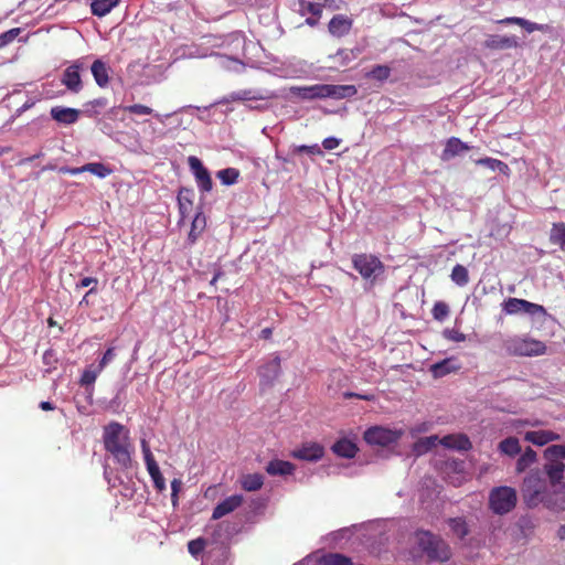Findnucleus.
I'll use <instances>...</instances> for the list:
<instances>
[{
    "label": "nucleus",
    "instance_id": "2f4dec72",
    "mask_svg": "<svg viewBox=\"0 0 565 565\" xmlns=\"http://www.w3.org/2000/svg\"><path fill=\"white\" fill-rule=\"evenodd\" d=\"M498 449L501 454L509 457H515L521 452L520 441L516 437H508L501 440L498 445Z\"/></svg>",
    "mask_w": 565,
    "mask_h": 565
},
{
    "label": "nucleus",
    "instance_id": "39448f33",
    "mask_svg": "<svg viewBox=\"0 0 565 565\" xmlns=\"http://www.w3.org/2000/svg\"><path fill=\"white\" fill-rule=\"evenodd\" d=\"M516 502V491L512 487H495L489 493V508L499 515L511 512L515 508Z\"/></svg>",
    "mask_w": 565,
    "mask_h": 565
},
{
    "label": "nucleus",
    "instance_id": "58836bf2",
    "mask_svg": "<svg viewBox=\"0 0 565 565\" xmlns=\"http://www.w3.org/2000/svg\"><path fill=\"white\" fill-rule=\"evenodd\" d=\"M536 460V452L527 447L516 461V471L523 472Z\"/></svg>",
    "mask_w": 565,
    "mask_h": 565
},
{
    "label": "nucleus",
    "instance_id": "09e8293b",
    "mask_svg": "<svg viewBox=\"0 0 565 565\" xmlns=\"http://www.w3.org/2000/svg\"><path fill=\"white\" fill-rule=\"evenodd\" d=\"M205 545V540L203 537H198L188 543V551L192 556H198L204 551Z\"/></svg>",
    "mask_w": 565,
    "mask_h": 565
},
{
    "label": "nucleus",
    "instance_id": "9b49d317",
    "mask_svg": "<svg viewBox=\"0 0 565 565\" xmlns=\"http://www.w3.org/2000/svg\"><path fill=\"white\" fill-rule=\"evenodd\" d=\"M83 68L84 64L79 61H76L64 71L62 84L65 85L68 90L78 93L83 88L81 79V70Z\"/></svg>",
    "mask_w": 565,
    "mask_h": 565
},
{
    "label": "nucleus",
    "instance_id": "8fccbe9b",
    "mask_svg": "<svg viewBox=\"0 0 565 565\" xmlns=\"http://www.w3.org/2000/svg\"><path fill=\"white\" fill-rule=\"evenodd\" d=\"M20 28L10 29L0 34V49L7 46L20 34Z\"/></svg>",
    "mask_w": 565,
    "mask_h": 565
},
{
    "label": "nucleus",
    "instance_id": "aec40b11",
    "mask_svg": "<svg viewBox=\"0 0 565 565\" xmlns=\"http://www.w3.org/2000/svg\"><path fill=\"white\" fill-rule=\"evenodd\" d=\"M524 439L536 446H545L551 441L561 439V436L552 430H531L526 431Z\"/></svg>",
    "mask_w": 565,
    "mask_h": 565
},
{
    "label": "nucleus",
    "instance_id": "de8ad7c7",
    "mask_svg": "<svg viewBox=\"0 0 565 565\" xmlns=\"http://www.w3.org/2000/svg\"><path fill=\"white\" fill-rule=\"evenodd\" d=\"M431 313L434 319L443 321L449 315V307L446 302L438 301L434 305Z\"/></svg>",
    "mask_w": 565,
    "mask_h": 565
},
{
    "label": "nucleus",
    "instance_id": "423d86ee",
    "mask_svg": "<svg viewBox=\"0 0 565 565\" xmlns=\"http://www.w3.org/2000/svg\"><path fill=\"white\" fill-rule=\"evenodd\" d=\"M353 268L366 280H374L377 275L383 274L384 264L372 254H354L352 256Z\"/></svg>",
    "mask_w": 565,
    "mask_h": 565
},
{
    "label": "nucleus",
    "instance_id": "f8f14e48",
    "mask_svg": "<svg viewBox=\"0 0 565 565\" xmlns=\"http://www.w3.org/2000/svg\"><path fill=\"white\" fill-rule=\"evenodd\" d=\"M543 505L555 512L565 511V484L561 483L548 489Z\"/></svg>",
    "mask_w": 565,
    "mask_h": 565
},
{
    "label": "nucleus",
    "instance_id": "680f3d73",
    "mask_svg": "<svg viewBox=\"0 0 565 565\" xmlns=\"http://www.w3.org/2000/svg\"><path fill=\"white\" fill-rule=\"evenodd\" d=\"M340 145V140L334 137H328L322 141V146L326 150H333L338 148Z\"/></svg>",
    "mask_w": 565,
    "mask_h": 565
},
{
    "label": "nucleus",
    "instance_id": "393cba45",
    "mask_svg": "<svg viewBox=\"0 0 565 565\" xmlns=\"http://www.w3.org/2000/svg\"><path fill=\"white\" fill-rule=\"evenodd\" d=\"M206 227V218L202 212H198L192 221L191 230L188 235L186 244L193 246L202 232Z\"/></svg>",
    "mask_w": 565,
    "mask_h": 565
},
{
    "label": "nucleus",
    "instance_id": "13d9d810",
    "mask_svg": "<svg viewBox=\"0 0 565 565\" xmlns=\"http://www.w3.org/2000/svg\"><path fill=\"white\" fill-rule=\"evenodd\" d=\"M181 486H182V482L179 479H173L171 482V490H172L171 501H172L173 505H175L178 502V493L181 489Z\"/></svg>",
    "mask_w": 565,
    "mask_h": 565
},
{
    "label": "nucleus",
    "instance_id": "2eb2a0df",
    "mask_svg": "<svg viewBox=\"0 0 565 565\" xmlns=\"http://www.w3.org/2000/svg\"><path fill=\"white\" fill-rule=\"evenodd\" d=\"M281 371L280 358L276 355L273 360L258 369L262 384L270 385L278 379Z\"/></svg>",
    "mask_w": 565,
    "mask_h": 565
},
{
    "label": "nucleus",
    "instance_id": "bb28decb",
    "mask_svg": "<svg viewBox=\"0 0 565 565\" xmlns=\"http://www.w3.org/2000/svg\"><path fill=\"white\" fill-rule=\"evenodd\" d=\"M294 470V463L280 459L270 460L266 466V472L270 476H288Z\"/></svg>",
    "mask_w": 565,
    "mask_h": 565
},
{
    "label": "nucleus",
    "instance_id": "412c9836",
    "mask_svg": "<svg viewBox=\"0 0 565 565\" xmlns=\"http://www.w3.org/2000/svg\"><path fill=\"white\" fill-rule=\"evenodd\" d=\"M51 116L54 120L61 124L72 125L78 120L79 110L75 108L55 106L51 108Z\"/></svg>",
    "mask_w": 565,
    "mask_h": 565
},
{
    "label": "nucleus",
    "instance_id": "e433bc0d",
    "mask_svg": "<svg viewBox=\"0 0 565 565\" xmlns=\"http://www.w3.org/2000/svg\"><path fill=\"white\" fill-rule=\"evenodd\" d=\"M550 241L565 250V223L559 222L552 225Z\"/></svg>",
    "mask_w": 565,
    "mask_h": 565
},
{
    "label": "nucleus",
    "instance_id": "c756f323",
    "mask_svg": "<svg viewBox=\"0 0 565 565\" xmlns=\"http://www.w3.org/2000/svg\"><path fill=\"white\" fill-rule=\"evenodd\" d=\"M447 523L452 534L460 540H463L470 532L469 525L462 516L450 518Z\"/></svg>",
    "mask_w": 565,
    "mask_h": 565
},
{
    "label": "nucleus",
    "instance_id": "603ef678",
    "mask_svg": "<svg viewBox=\"0 0 565 565\" xmlns=\"http://www.w3.org/2000/svg\"><path fill=\"white\" fill-rule=\"evenodd\" d=\"M43 363L47 366L46 372L56 369L57 356L54 350H46L43 354Z\"/></svg>",
    "mask_w": 565,
    "mask_h": 565
},
{
    "label": "nucleus",
    "instance_id": "0eeeda50",
    "mask_svg": "<svg viewBox=\"0 0 565 565\" xmlns=\"http://www.w3.org/2000/svg\"><path fill=\"white\" fill-rule=\"evenodd\" d=\"M502 311L507 316H515V315H529V316H536V315H545L546 310L543 306L527 301L525 299L520 298H513L510 297L505 299L502 303Z\"/></svg>",
    "mask_w": 565,
    "mask_h": 565
},
{
    "label": "nucleus",
    "instance_id": "338daca9",
    "mask_svg": "<svg viewBox=\"0 0 565 565\" xmlns=\"http://www.w3.org/2000/svg\"><path fill=\"white\" fill-rule=\"evenodd\" d=\"M140 445H141V450L143 454V459L146 460V459L152 458L153 455L150 450L148 441L146 439H141Z\"/></svg>",
    "mask_w": 565,
    "mask_h": 565
},
{
    "label": "nucleus",
    "instance_id": "ea45409f",
    "mask_svg": "<svg viewBox=\"0 0 565 565\" xmlns=\"http://www.w3.org/2000/svg\"><path fill=\"white\" fill-rule=\"evenodd\" d=\"M321 565H353V562L345 555L329 553L322 556Z\"/></svg>",
    "mask_w": 565,
    "mask_h": 565
},
{
    "label": "nucleus",
    "instance_id": "3c124183",
    "mask_svg": "<svg viewBox=\"0 0 565 565\" xmlns=\"http://www.w3.org/2000/svg\"><path fill=\"white\" fill-rule=\"evenodd\" d=\"M124 110L134 115H151L153 111L152 108L141 104L126 106Z\"/></svg>",
    "mask_w": 565,
    "mask_h": 565
},
{
    "label": "nucleus",
    "instance_id": "6e6552de",
    "mask_svg": "<svg viewBox=\"0 0 565 565\" xmlns=\"http://www.w3.org/2000/svg\"><path fill=\"white\" fill-rule=\"evenodd\" d=\"M402 436V431L393 430L382 426H374L365 430L364 440L374 446H390L395 444Z\"/></svg>",
    "mask_w": 565,
    "mask_h": 565
},
{
    "label": "nucleus",
    "instance_id": "a19ab883",
    "mask_svg": "<svg viewBox=\"0 0 565 565\" xmlns=\"http://www.w3.org/2000/svg\"><path fill=\"white\" fill-rule=\"evenodd\" d=\"M450 278L456 285L466 286L469 282L468 269L463 265L457 264L451 270Z\"/></svg>",
    "mask_w": 565,
    "mask_h": 565
},
{
    "label": "nucleus",
    "instance_id": "6ab92c4d",
    "mask_svg": "<svg viewBox=\"0 0 565 565\" xmlns=\"http://www.w3.org/2000/svg\"><path fill=\"white\" fill-rule=\"evenodd\" d=\"M324 98L344 99L352 97L358 93L354 85L324 84Z\"/></svg>",
    "mask_w": 565,
    "mask_h": 565
},
{
    "label": "nucleus",
    "instance_id": "0e129e2a",
    "mask_svg": "<svg viewBox=\"0 0 565 565\" xmlns=\"http://www.w3.org/2000/svg\"><path fill=\"white\" fill-rule=\"evenodd\" d=\"M230 527V524L228 523H225V522H221L216 525V529L214 530L213 532V539L215 542L220 541L221 540V532L222 531H227Z\"/></svg>",
    "mask_w": 565,
    "mask_h": 565
},
{
    "label": "nucleus",
    "instance_id": "6e6d98bb",
    "mask_svg": "<svg viewBox=\"0 0 565 565\" xmlns=\"http://www.w3.org/2000/svg\"><path fill=\"white\" fill-rule=\"evenodd\" d=\"M297 151L298 152H307V153L317 154V156L323 154V151L321 150V148L318 145H312V146L302 145L297 148Z\"/></svg>",
    "mask_w": 565,
    "mask_h": 565
},
{
    "label": "nucleus",
    "instance_id": "052dcab7",
    "mask_svg": "<svg viewBox=\"0 0 565 565\" xmlns=\"http://www.w3.org/2000/svg\"><path fill=\"white\" fill-rule=\"evenodd\" d=\"M98 285V279L94 277H85L79 282L76 284V289L86 288V287H95Z\"/></svg>",
    "mask_w": 565,
    "mask_h": 565
},
{
    "label": "nucleus",
    "instance_id": "b1692460",
    "mask_svg": "<svg viewBox=\"0 0 565 565\" xmlns=\"http://www.w3.org/2000/svg\"><path fill=\"white\" fill-rule=\"evenodd\" d=\"M92 74L96 84L104 88L109 83V67L102 60H96L90 66Z\"/></svg>",
    "mask_w": 565,
    "mask_h": 565
},
{
    "label": "nucleus",
    "instance_id": "f03ea898",
    "mask_svg": "<svg viewBox=\"0 0 565 565\" xmlns=\"http://www.w3.org/2000/svg\"><path fill=\"white\" fill-rule=\"evenodd\" d=\"M502 349L509 356H540L546 353V344L526 335H510L502 342Z\"/></svg>",
    "mask_w": 565,
    "mask_h": 565
},
{
    "label": "nucleus",
    "instance_id": "4c0bfd02",
    "mask_svg": "<svg viewBox=\"0 0 565 565\" xmlns=\"http://www.w3.org/2000/svg\"><path fill=\"white\" fill-rule=\"evenodd\" d=\"M324 84L301 87L299 88V96L303 99L324 98Z\"/></svg>",
    "mask_w": 565,
    "mask_h": 565
},
{
    "label": "nucleus",
    "instance_id": "7c9ffc66",
    "mask_svg": "<svg viewBox=\"0 0 565 565\" xmlns=\"http://www.w3.org/2000/svg\"><path fill=\"white\" fill-rule=\"evenodd\" d=\"M241 487L248 492L259 490L264 484V477L260 473L244 475L239 479Z\"/></svg>",
    "mask_w": 565,
    "mask_h": 565
},
{
    "label": "nucleus",
    "instance_id": "774afa93",
    "mask_svg": "<svg viewBox=\"0 0 565 565\" xmlns=\"http://www.w3.org/2000/svg\"><path fill=\"white\" fill-rule=\"evenodd\" d=\"M93 107L105 108L107 106V99L104 97L96 98L89 103Z\"/></svg>",
    "mask_w": 565,
    "mask_h": 565
},
{
    "label": "nucleus",
    "instance_id": "37998d69",
    "mask_svg": "<svg viewBox=\"0 0 565 565\" xmlns=\"http://www.w3.org/2000/svg\"><path fill=\"white\" fill-rule=\"evenodd\" d=\"M391 75V68L387 65H376L369 73L366 77L373 78L380 82L386 81Z\"/></svg>",
    "mask_w": 565,
    "mask_h": 565
},
{
    "label": "nucleus",
    "instance_id": "f704fd0d",
    "mask_svg": "<svg viewBox=\"0 0 565 565\" xmlns=\"http://www.w3.org/2000/svg\"><path fill=\"white\" fill-rule=\"evenodd\" d=\"M296 1L297 2L295 3V6L298 7V12L301 15L310 13L311 15H315L318 18L321 17L323 4L309 2L307 0H296Z\"/></svg>",
    "mask_w": 565,
    "mask_h": 565
},
{
    "label": "nucleus",
    "instance_id": "c85d7f7f",
    "mask_svg": "<svg viewBox=\"0 0 565 565\" xmlns=\"http://www.w3.org/2000/svg\"><path fill=\"white\" fill-rule=\"evenodd\" d=\"M498 23H500V24H516V25L523 28L529 33H532L534 31H543L545 28V25H543V24L531 22L524 18H519V17L504 18L502 20H499Z\"/></svg>",
    "mask_w": 565,
    "mask_h": 565
},
{
    "label": "nucleus",
    "instance_id": "dca6fc26",
    "mask_svg": "<svg viewBox=\"0 0 565 565\" xmlns=\"http://www.w3.org/2000/svg\"><path fill=\"white\" fill-rule=\"evenodd\" d=\"M244 499L241 494H234L231 497H227L222 502H220L213 510L212 519L213 520H220L221 518L225 516L226 514H230L231 512L235 511L237 508H239L243 503Z\"/></svg>",
    "mask_w": 565,
    "mask_h": 565
},
{
    "label": "nucleus",
    "instance_id": "5701e85b",
    "mask_svg": "<svg viewBox=\"0 0 565 565\" xmlns=\"http://www.w3.org/2000/svg\"><path fill=\"white\" fill-rule=\"evenodd\" d=\"M440 444L446 448L457 450H469L472 447L470 439L463 434L447 435L440 439Z\"/></svg>",
    "mask_w": 565,
    "mask_h": 565
},
{
    "label": "nucleus",
    "instance_id": "49530a36",
    "mask_svg": "<svg viewBox=\"0 0 565 565\" xmlns=\"http://www.w3.org/2000/svg\"><path fill=\"white\" fill-rule=\"evenodd\" d=\"M100 372L102 371H98V367L93 369L92 366L84 370L79 381L81 385L88 386L94 384Z\"/></svg>",
    "mask_w": 565,
    "mask_h": 565
},
{
    "label": "nucleus",
    "instance_id": "1a4fd4ad",
    "mask_svg": "<svg viewBox=\"0 0 565 565\" xmlns=\"http://www.w3.org/2000/svg\"><path fill=\"white\" fill-rule=\"evenodd\" d=\"M443 471L446 480L454 487H460L468 480L463 460L447 459L444 462Z\"/></svg>",
    "mask_w": 565,
    "mask_h": 565
},
{
    "label": "nucleus",
    "instance_id": "473e14b6",
    "mask_svg": "<svg viewBox=\"0 0 565 565\" xmlns=\"http://www.w3.org/2000/svg\"><path fill=\"white\" fill-rule=\"evenodd\" d=\"M120 0H92L90 10L94 15L104 17L109 13Z\"/></svg>",
    "mask_w": 565,
    "mask_h": 565
},
{
    "label": "nucleus",
    "instance_id": "a878e982",
    "mask_svg": "<svg viewBox=\"0 0 565 565\" xmlns=\"http://www.w3.org/2000/svg\"><path fill=\"white\" fill-rule=\"evenodd\" d=\"M358 446L350 439L342 438L333 444L332 451L342 458L351 459L358 452Z\"/></svg>",
    "mask_w": 565,
    "mask_h": 565
},
{
    "label": "nucleus",
    "instance_id": "e2e57ef3",
    "mask_svg": "<svg viewBox=\"0 0 565 565\" xmlns=\"http://www.w3.org/2000/svg\"><path fill=\"white\" fill-rule=\"evenodd\" d=\"M477 164H480V166H484L491 170H495V167L498 166V159H493V158H481L477 161Z\"/></svg>",
    "mask_w": 565,
    "mask_h": 565
},
{
    "label": "nucleus",
    "instance_id": "20e7f679",
    "mask_svg": "<svg viewBox=\"0 0 565 565\" xmlns=\"http://www.w3.org/2000/svg\"><path fill=\"white\" fill-rule=\"evenodd\" d=\"M521 492L526 507L536 508L543 504L547 495V481L541 476L539 470L531 471L523 480Z\"/></svg>",
    "mask_w": 565,
    "mask_h": 565
},
{
    "label": "nucleus",
    "instance_id": "cd10ccee",
    "mask_svg": "<svg viewBox=\"0 0 565 565\" xmlns=\"http://www.w3.org/2000/svg\"><path fill=\"white\" fill-rule=\"evenodd\" d=\"M71 172H72V174H77L81 172H90V173L97 175L98 178H106L107 175H109L113 172V170L109 167L105 166L104 163L90 162V163L84 164L81 168H75Z\"/></svg>",
    "mask_w": 565,
    "mask_h": 565
},
{
    "label": "nucleus",
    "instance_id": "f3484780",
    "mask_svg": "<svg viewBox=\"0 0 565 565\" xmlns=\"http://www.w3.org/2000/svg\"><path fill=\"white\" fill-rule=\"evenodd\" d=\"M352 24L353 21L348 15L337 14L330 20L328 30L333 36L342 38L351 31Z\"/></svg>",
    "mask_w": 565,
    "mask_h": 565
},
{
    "label": "nucleus",
    "instance_id": "72a5a7b5",
    "mask_svg": "<svg viewBox=\"0 0 565 565\" xmlns=\"http://www.w3.org/2000/svg\"><path fill=\"white\" fill-rule=\"evenodd\" d=\"M437 444H440V439L435 435L428 436V437H423V438H419L414 444L413 450L416 455L420 456V455L428 452L433 448H435L437 446Z\"/></svg>",
    "mask_w": 565,
    "mask_h": 565
},
{
    "label": "nucleus",
    "instance_id": "79ce46f5",
    "mask_svg": "<svg viewBox=\"0 0 565 565\" xmlns=\"http://www.w3.org/2000/svg\"><path fill=\"white\" fill-rule=\"evenodd\" d=\"M216 177L220 179L222 184L232 185L237 182L238 177H239V171L235 168H226V169L220 170L216 173Z\"/></svg>",
    "mask_w": 565,
    "mask_h": 565
},
{
    "label": "nucleus",
    "instance_id": "c03bdc74",
    "mask_svg": "<svg viewBox=\"0 0 565 565\" xmlns=\"http://www.w3.org/2000/svg\"><path fill=\"white\" fill-rule=\"evenodd\" d=\"M544 458L552 460L565 459V444L551 445L544 450Z\"/></svg>",
    "mask_w": 565,
    "mask_h": 565
},
{
    "label": "nucleus",
    "instance_id": "7ed1b4c3",
    "mask_svg": "<svg viewBox=\"0 0 565 565\" xmlns=\"http://www.w3.org/2000/svg\"><path fill=\"white\" fill-rule=\"evenodd\" d=\"M417 544L430 561L447 562L452 553L448 543L429 531L416 532Z\"/></svg>",
    "mask_w": 565,
    "mask_h": 565
},
{
    "label": "nucleus",
    "instance_id": "864d4df0",
    "mask_svg": "<svg viewBox=\"0 0 565 565\" xmlns=\"http://www.w3.org/2000/svg\"><path fill=\"white\" fill-rule=\"evenodd\" d=\"M115 349L108 348L97 365L98 371H103L115 359Z\"/></svg>",
    "mask_w": 565,
    "mask_h": 565
},
{
    "label": "nucleus",
    "instance_id": "a211bd4d",
    "mask_svg": "<svg viewBox=\"0 0 565 565\" xmlns=\"http://www.w3.org/2000/svg\"><path fill=\"white\" fill-rule=\"evenodd\" d=\"M484 46L490 50H507L519 46L518 39L513 35H489L484 41Z\"/></svg>",
    "mask_w": 565,
    "mask_h": 565
},
{
    "label": "nucleus",
    "instance_id": "f257e3e1",
    "mask_svg": "<svg viewBox=\"0 0 565 565\" xmlns=\"http://www.w3.org/2000/svg\"><path fill=\"white\" fill-rule=\"evenodd\" d=\"M103 443L105 450L113 456L120 468L125 470L131 468L134 447L130 443L129 431L124 425L117 422L106 425L103 433Z\"/></svg>",
    "mask_w": 565,
    "mask_h": 565
},
{
    "label": "nucleus",
    "instance_id": "a18cd8bd",
    "mask_svg": "<svg viewBox=\"0 0 565 565\" xmlns=\"http://www.w3.org/2000/svg\"><path fill=\"white\" fill-rule=\"evenodd\" d=\"M191 196H193V191L189 189H182L178 194V201L180 205V212L182 214H185L189 209L192 206V200Z\"/></svg>",
    "mask_w": 565,
    "mask_h": 565
},
{
    "label": "nucleus",
    "instance_id": "c9c22d12",
    "mask_svg": "<svg viewBox=\"0 0 565 565\" xmlns=\"http://www.w3.org/2000/svg\"><path fill=\"white\" fill-rule=\"evenodd\" d=\"M457 367L452 364L451 359H445L440 362H437L430 366V372L434 377H443L454 371H456Z\"/></svg>",
    "mask_w": 565,
    "mask_h": 565
},
{
    "label": "nucleus",
    "instance_id": "5fc2aeb1",
    "mask_svg": "<svg viewBox=\"0 0 565 565\" xmlns=\"http://www.w3.org/2000/svg\"><path fill=\"white\" fill-rule=\"evenodd\" d=\"M233 100H252L260 97L253 95L252 90H241L232 95Z\"/></svg>",
    "mask_w": 565,
    "mask_h": 565
},
{
    "label": "nucleus",
    "instance_id": "9d476101",
    "mask_svg": "<svg viewBox=\"0 0 565 565\" xmlns=\"http://www.w3.org/2000/svg\"><path fill=\"white\" fill-rule=\"evenodd\" d=\"M188 163L195 178L200 192H211L213 189V181L209 170L203 166L202 161L199 158L191 156L188 159Z\"/></svg>",
    "mask_w": 565,
    "mask_h": 565
},
{
    "label": "nucleus",
    "instance_id": "4d7b16f0",
    "mask_svg": "<svg viewBox=\"0 0 565 565\" xmlns=\"http://www.w3.org/2000/svg\"><path fill=\"white\" fill-rule=\"evenodd\" d=\"M151 479H152V482H153L154 488H156L159 492H162V491H164V490H166V488H167V487H166V480H164V478H163V476H162L161 471H160V472H158L157 475H153V476L151 477Z\"/></svg>",
    "mask_w": 565,
    "mask_h": 565
},
{
    "label": "nucleus",
    "instance_id": "bf43d9fd",
    "mask_svg": "<svg viewBox=\"0 0 565 565\" xmlns=\"http://www.w3.org/2000/svg\"><path fill=\"white\" fill-rule=\"evenodd\" d=\"M145 463H146V467H147V470H148V473L150 475V477L160 472V468H159L154 457L146 459Z\"/></svg>",
    "mask_w": 565,
    "mask_h": 565
},
{
    "label": "nucleus",
    "instance_id": "4468645a",
    "mask_svg": "<svg viewBox=\"0 0 565 565\" xmlns=\"http://www.w3.org/2000/svg\"><path fill=\"white\" fill-rule=\"evenodd\" d=\"M323 454L324 449L320 444L309 443L294 450L292 457L306 461H317L323 457Z\"/></svg>",
    "mask_w": 565,
    "mask_h": 565
},
{
    "label": "nucleus",
    "instance_id": "ddd939ff",
    "mask_svg": "<svg viewBox=\"0 0 565 565\" xmlns=\"http://www.w3.org/2000/svg\"><path fill=\"white\" fill-rule=\"evenodd\" d=\"M543 472L546 475L550 486L556 487L564 479L565 463L562 460L546 459Z\"/></svg>",
    "mask_w": 565,
    "mask_h": 565
},
{
    "label": "nucleus",
    "instance_id": "69168bd1",
    "mask_svg": "<svg viewBox=\"0 0 565 565\" xmlns=\"http://www.w3.org/2000/svg\"><path fill=\"white\" fill-rule=\"evenodd\" d=\"M344 397L345 398H359V399L369 401V402L374 399V395L358 394V393H352V392H345Z\"/></svg>",
    "mask_w": 565,
    "mask_h": 565
},
{
    "label": "nucleus",
    "instance_id": "4be33fe9",
    "mask_svg": "<svg viewBox=\"0 0 565 565\" xmlns=\"http://www.w3.org/2000/svg\"><path fill=\"white\" fill-rule=\"evenodd\" d=\"M469 146L459 138L451 137L446 141L445 148L440 154L443 161H449L459 153L469 150Z\"/></svg>",
    "mask_w": 565,
    "mask_h": 565
}]
</instances>
